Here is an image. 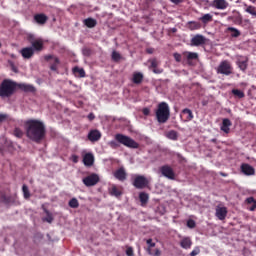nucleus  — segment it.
<instances>
[{
  "label": "nucleus",
  "instance_id": "obj_16",
  "mask_svg": "<svg viewBox=\"0 0 256 256\" xmlns=\"http://www.w3.org/2000/svg\"><path fill=\"white\" fill-rule=\"evenodd\" d=\"M213 7H215V9H219L220 11H224V9L229 7V2H227V0H214Z\"/></svg>",
  "mask_w": 256,
  "mask_h": 256
},
{
  "label": "nucleus",
  "instance_id": "obj_57",
  "mask_svg": "<svg viewBox=\"0 0 256 256\" xmlns=\"http://www.w3.org/2000/svg\"><path fill=\"white\" fill-rule=\"evenodd\" d=\"M154 256H161V250L160 249H156Z\"/></svg>",
  "mask_w": 256,
  "mask_h": 256
},
{
  "label": "nucleus",
  "instance_id": "obj_35",
  "mask_svg": "<svg viewBox=\"0 0 256 256\" xmlns=\"http://www.w3.org/2000/svg\"><path fill=\"white\" fill-rule=\"evenodd\" d=\"M187 59L188 61L199 59V54H197L196 52H187Z\"/></svg>",
  "mask_w": 256,
  "mask_h": 256
},
{
  "label": "nucleus",
  "instance_id": "obj_3",
  "mask_svg": "<svg viewBox=\"0 0 256 256\" xmlns=\"http://www.w3.org/2000/svg\"><path fill=\"white\" fill-rule=\"evenodd\" d=\"M17 91V82L11 79H4L0 84V97L2 99H8L9 97H13Z\"/></svg>",
  "mask_w": 256,
  "mask_h": 256
},
{
  "label": "nucleus",
  "instance_id": "obj_46",
  "mask_svg": "<svg viewBox=\"0 0 256 256\" xmlns=\"http://www.w3.org/2000/svg\"><path fill=\"white\" fill-rule=\"evenodd\" d=\"M153 73H155L156 75H161V73H163V68H160L159 66L156 68L152 69Z\"/></svg>",
  "mask_w": 256,
  "mask_h": 256
},
{
  "label": "nucleus",
  "instance_id": "obj_49",
  "mask_svg": "<svg viewBox=\"0 0 256 256\" xmlns=\"http://www.w3.org/2000/svg\"><path fill=\"white\" fill-rule=\"evenodd\" d=\"M146 243L149 247H155V242H153V239H148Z\"/></svg>",
  "mask_w": 256,
  "mask_h": 256
},
{
  "label": "nucleus",
  "instance_id": "obj_44",
  "mask_svg": "<svg viewBox=\"0 0 256 256\" xmlns=\"http://www.w3.org/2000/svg\"><path fill=\"white\" fill-rule=\"evenodd\" d=\"M199 253H201V249L199 248V246H196L193 251L190 253V256H197L199 255Z\"/></svg>",
  "mask_w": 256,
  "mask_h": 256
},
{
  "label": "nucleus",
  "instance_id": "obj_42",
  "mask_svg": "<svg viewBox=\"0 0 256 256\" xmlns=\"http://www.w3.org/2000/svg\"><path fill=\"white\" fill-rule=\"evenodd\" d=\"M196 223H195V220H193V219H189L188 221H187V227L189 228V229H195V227H196Z\"/></svg>",
  "mask_w": 256,
  "mask_h": 256
},
{
  "label": "nucleus",
  "instance_id": "obj_10",
  "mask_svg": "<svg viewBox=\"0 0 256 256\" xmlns=\"http://www.w3.org/2000/svg\"><path fill=\"white\" fill-rule=\"evenodd\" d=\"M236 65L239 67L240 71H247L249 58L241 55L236 56Z\"/></svg>",
  "mask_w": 256,
  "mask_h": 256
},
{
  "label": "nucleus",
  "instance_id": "obj_39",
  "mask_svg": "<svg viewBox=\"0 0 256 256\" xmlns=\"http://www.w3.org/2000/svg\"><path fill=\"white\" fill-rule=\"evenodd\" d=\"M47 217L43 218L42 221H46V223H53V215L48 212L47 209H44Z\"/></svg>",
  "mask_w": 256,
  "mask_h": 256
},
{
  "label": "nucleus",
  "instance_id": "obj_2",
  "mask_svg": "<svg viewBox=\"0 0 256 256\" xmlns=\"http://www.w3.org/2000/svg\"><path fill=\"white\" fill-rule=\"evenodd\" d=\"M120 145H124V147H128L129 149H139V143L133 140L131 137L124 134H116L115 140L109 142V146L112 149H117Z\"/></svg>",
  "mask_w": 256,
  "mask_h": 256
},
{
  "label": "nucleus",
  "instance_id": "obj_36",
  "mask_svg": "<svg viewBox=\"0 0 256 256\" xmlns=\"http://www.w3.org/2000/svg\"><path fill=\"white\" fill-rule=\"evenodd\" d=\"M73 73H75V74L78 73L79 77H85V69H83V68L74 67Z\"/></svg>",
  "mask_w": 256,
  "mask_h": 256
},
{
  "label": "nucleus",
  "instance_id": "obj_31",
  "mask_svg": "<svg viewBox=\"0 0 256 256\" xmlns=\"http://www.w3.org/2000/svg\"><path fill=\"white\" fill-rule=\"evenodd\" d=\"M59 63H61V61L59 60V58L54 57L53 63L50 66L51 71H58L59 69Z\"/></svg>",
  "mask_w": 256,
  "mask_h": 256
},
{
  "label": "nucleus",
  "instance_id": "obj_18",
  "mask_svg": "<svg viewBox=\"0 0 256 256\" xmlns=\"http://www.w3.org/2000/svg\"><path fill=\"white\" fill-rule=\"evenodd\" d=\"M17 87L18 89H21V91H24V93H35V91H37V89H35V86L31 84L20 83L17 84Z\"/></svg>",
  "mask_w": 256,
  "mask_h": 256
},
{
  "label": "nucleus",
  "instance_id": "obj_55",
  "mask_svg": "<svg viewBox=\"0 0 256 256\" xmlns=\"http://www.w3.org/2000/svg\"><path fill=\"white\" fill-rule=\"evenodd\" d=\"M146 52H147L149 55H153V53H155V49H153V48H148V49L146 50Z\"/></svg>",
  "mask_w": 256,
  "mask_h": 256
},
{
  "label": "nucleus",
  "instance_id": "obj_54",
  "mask_svg": "<svg viewBox=\"0 0 256 256\" xmlns=\"http://www.w3.org/2000/svg\"><path fill=\"white\" fill-rule=\"evenodd\" d=\"M7 119V114H0V123H3Z\"/></svg>",
  "mask_w": 256,
  "mask_h": 256
},
{
  "label": "nucleus",
  "instance_id": "obj_47",
  "mask_svg": "<svg viewBox=\"0 0 256 256\" xmlns=\"http://www.w3.org/2000/svg\"><path fill=\"white\" fill-rule=\"evenodd\" d=\"M246 203H248V205H253V204H255V203H256L255 198H253V197L247 198V199H246Z\"/></svg>",
  "mask_w": 256,
  "mask_h": 256
},
{
  "label": "nucleus",
  "instance_id": "obj_20",
  "mask_svg": "<svg viewBox=\"0 0 256 256\" xmlns=\"http://www.w3.org/2000/svg\"><path fill=\"white\" fill-rule=\"evenodd\" d=\"M48 20L49 17H47V15L43 13L34 15V21L38 25H45V23H47Z\"/></svg>",
  "mask_w": 256,
  "mask_h": 256
},
{
  "label": "nucleus",
  "instance_id": "obj_4",
  "mask_svg": "<svg viewBox=\"0 0 256 256\" xmlns=\"http://www.w3.org/2000/svg\"><path fill=\"white\" fill-rule=\"evenodd\" d=\"M155 115L158 123H167L169 121V117H171V110L169 109V104H167V102L159 103L155 111Z\"/></svg>",
  "mask_w": 256,
  "mask_h": 256
},
{
  "label": "nucleus",
  "instance_id": "obj_45",
  "mask_svg": "<svg viewBox=\"0 0 256 256\" xmlns=\"http://www.w3.org/2000/svg\"><path fill=\"white\" fill-rule=\"evenodd\" d=\"M173 57H174V59H175V61H176L177 63H181V59H182L181 54L175 52V53L173 54Z\"/></svg>",
  "mask_w": 256,
  "mask_h": 256
},
{
  "label": "nucleus",
  "instance_id": "obj_61",
  "mask_svg": "<svg viewBox=\"0 0 256 256\" xmlns=\"http://www.w3.org/2000/svg\"><path fill=\"white\" fill-rule=\"evenodd\" d=\"M12 70L14 71V73H17V68H15V66L12 67Z\"/></svg>",
  "mask_w": 256,
  "mask_h": 256
},
{
  "label": "nucleus",
  "instance_id": "obj_52",
  "mask_svg": "<svg viewBox=\"0 0 256 256\" xmlns=\"http://www.w3.org/2000/svg\"><path fill=\"white\" fill-rule=\"evenodd\" d=\"M142 112H143V115H149L150 113H151V110L149 109V108H144L143 110H142Z\"/></svg>",
  "mask_w": 256,
  "mask_h": 256
},
{
  "label": "nucleus",
  "instance_id": "obj_11",
  "mask_svg": "<svg viewBox=\"0 0 256 256\" xmlns=\"http://www.w3.org/2000/svg\"><path fill=\"white\" fill-rule=\"evenodd\" d=\"M205 43H207V38L201 34L195 35L190 41L192 47H200V45H205Z\"/></svg>",
  "mask_w": 256,
  "mask_h": 256
},
{
  "label": "nucleus",
  "instance_id": "obj_60",
  "mask_svg": "<svg viewBox=\"0 0 256 256\" xmlns=\"http://www.w3.org/2000/svg\"><path fill=\"white\" fill-rule=\"evenodd\" d=\"M147 251L149 255H153V253H151V248H148Z\"/></svg>",
  "mask_w": 256,
  "mask_h": 256
},
{
  "label": "nucleus",
  "instance_id": "obj_24",
  "mask_svg": "<svg viewBox=\"0 0 256 256\" xmlns=\"http://www.w3.org/2000/svg\"><path fill=\"white\" fill-rule=\"evenodd\" d=\"M191 245H193L191 238H184L180 242V247H182V249H191Z\"/></svg>",
  "mask_w": 256,
  "mask_h": 256
},
{
  "label": "nucleus",
  "instance_id": "obj_5",
  "mask_svg": "<svg viewBox=\"0 0 256 256\" xmlns=\"http://www.w3.org/2000/svg\"><path fill=\"white\" fill-rule=\"evenodd\" d=\"M215 71L218 75H225L226 77H229V75H233V65L229 60H223L215 68Z\"/></svg>",
  "mask_w": 256,
  "mask_h": 256
},
{
  "label": "nucleus",
  "instance_id": "obj_27",
  "mask_svg": "<svg viewBox=\"0 0 256 256\" xmlns=\"http://www.w3.org/2000/svg\"><path fill=\"white\" fill-rule=\"evenodd\" d=\"M182 115H186V121H193V111L189 108H185L182 110Z\"/></svg>",
  "mask_w": 256,
  "mask_h": 256
},
{
  "label": "nucleus",
  "instance_id": "obj_1",
  "mask_svg": "<svg viewBox=\"0 0 256 256\" xmlns=\"http://www.w3.org/2000/svg\"><path fill=\"white\" fill-rule=\"evenodd\" d=\"M46 133L47 130L45 129V124L42 121L30 119L26 122V135L31 141L41 143V141L45 139Z\"/></svg>",
  "mask_w": 256,
  "mask_h": 256
},
{
  "label": "nucleus",
  "instance_id": "obj_34",
  "mask_svg": "<svg viewBox=\"0 0 256 256\" xmlns=\"http://www.w3.org/2000/svg\"><path fill=\"white\" fill-rule=\"evenodd\" d=\"M22 192L24 195V199H29L31 197V192H29V187H27V185H23L22 186Z\"/></svg>",
  "mask_w": 256,
  "mask_h": 256
},
{
  "label": "nucleus",
  "instance_id": "obj_59",
  "mask_svg": "<svg viewBox=\"0 0 256 256\" xmlns=\"http://www.w3.org/2000/svg\"><path fill=\"white\" fill-rule=\"evenodd\" d=\"M220 175H221L222 177H227V174H225V173H223V172H220Z\"/></svg>",
  "mask_w": 256,
  "mask_h": 256
},
{
  "label": "nucleus",
  "instance_id": "obj_13",
  "mask_svg": "<svg viewBox=\"0 0 256 256\" xmlns=\"http://www.w3.org/2000/svg\"><path fill=\"white\" fill-rule=\"evenodd\" d=\"M215 216L217 217V219H219V221H225V219L227 218V207L225 206H216L215 209Z\"/></svg>",
  "mask_w": 256,
  "mask_h": 256
},
{
  "label": "nucleus",
  "instance_id": "obj_48",
  "mask_svg": "<svg viewBox=\"0 0 256 256\" xmlns=\"http://www.w3.org/2000/svg\"><path fill=\"white\" fill-rule=\"evenodd\" d=\"M126 255L128 256H133V248L132 247H128L126 249Z\"/></svg>",
  "mask_w": 256,
  "mask_h": 256
},
{
  "label": "nucleus",
  "instance_id": "obj_14",
  "mask_svg": "<svg viewBox=\"0 0 256 256\" xmlns=\"http://www.w3.org/2000/svg\"><path fill=\"white\" fill-rule=\"evenodd\" d=\"M113 176L115 177V179H117L118 181H126L127 180V171H125L124 167H120L119 169H117L114 173Z\"/></svg>",
  "mask_w": 256,
  "mask_h": 256
},
{
  "label": "nucleus",
  "instance_id": "obj_23",
  "mask_svg": "<svg viewBox=\"0 0 256 256\" xmlns=\"http://www.w3.org/2000/svg\"><path fill=\"white\" fill-rule=\"evenodd\" d=\"M83 24L88 27V29H93V27H97V20L94 18H86L83 20Z\"/></svg>",
  "mask_w": 256,
  "mask_h": 256
},
{
  "label": "nucleus",
  "instance_id": "obj_6",
  "mask_svg": "<svg viewBox=\"0 0 256 256\" xmlns=\"http://www.w3.org/2000/svg\"><path fill=\"white\" fill-rule=\"evenodd\" d=\"M132 185L135 189H145L149 186V180L143 175H135Z\"/></svg>",
  "mask_w": 256,
  "mask_h": 256
},
{
  "label": "nucleus",
  "instance_id": "obj_33",
  "mask_svg": "<svg viewBox=\"0 0 256 256\" xmlns=\"http://www.w3.org/2000/svg\"><path fill=\"white\" fill-rule=\"evenodd\" d=\"M149 63H150V69H155L159 67V65H161V62L157 60V58L150 59Z\"/></svg>",
  "mask_w": 256,
  "mask_h": 256
},
{
  "label": "nucleus",
  "instance_id": "obj_7",
  "mask_svg": "<svg viewBox=\"0 0 256 256\" xmlns=\"http://www.w3.org/2000/svg\"><path fill=\"white\" fill-rule=\"evenodd\" d=\"M99 181H100V178L95 173H92L82 179V182L86 187H95V185H97Z\"/></svg>",
  "mask_w": 256,
  "mask_h": 256
},
{
  "label": "nucleus",
  "instance_id": "obj_8",
  "mask_svg": "<svg viewBox=\"0 0 256 256\" xmlns=\"http://www.w3.org/2000/svg\"><path fill=\"white\" fill-rule=\"evenodd\" d=\"M160 173L163 177H166V179H169L170 181H175V170L169 165H164L160 167Z\"/></svg>",
  "mask_w": 256,
  "mask_h": 256
},
{
  "label": "nucleus",
  "instance_id": "obj_19",
  "mask_svg": "<svg viewBox=\"0 0 256 256\" xmlns=\"http://www.w3.org/2000/svg\"><path fill=\"white\" fill-rule=\"evenodd\" d=\"M88 139L92 143H95V141H99L101 139V132L99 130H90L88 133Z\"/></svg>",
  "mask_w": 256,
  "mask_h": 256
},
{
  "label": "nucleus",
  "instance_id": "obj_17",
  "mask_svg": "<svg viewBox=\"0 0 256 256\" xmlns=\"http://www.w3.org/2000/svg\"><path fill=\"white\" fill-rule=\"evenodd\" d=\"M23 59H31L35 55V51L32 47H25L20 50Z\"/></svg>",
  "mask_w": 256,
  "mask_h": 256
},
{
  "label": "nucleus",
  "instance_id": "obj_12",
  "mask_svg": "<svg viewBox=\"0 0 256 256\" xmlns=\"http://www.w3.org/2000/svg\"><path fill=\"white\" fill-rule=\"evenodd\" d=\"M240 171L246 177L255 175V168L248 163H242L240 166Z\"/></svg>",
  "mask_w": 256,
  "mask_h": 256
},
{
  "label": "nucleus",
  "instance_id": "obj_29",
  "mask_svg": "<svg viewBox=\"0 0 256 256\" xmlns=\"http://www.w3.org/2000/svg\"><path fill=\"white\" fill-rule=\"evenodd\" d=\"M228 31H230L231 37H234V38L241 37V31H239L235 27H228Z\"/></svg>",
  "mask_w": 256,
  "mask_h": 256
},
{
  "label": "nucleus",
  "instance_id": "obj_43",
  "mask_svg": "<svg viewBox=\"0 0 256 256\" xmlns=\"http://www.w3.org/2000/svg\"><path fill=\"white\" fill-rule=\"evenodd\" d=\"M14 135H15V137H18V139H21V137H23V131L19 128H16L14 130Z\"/></svg>",
  "mask_w": 256,
  "mask_h": 256
},
{
  "label": "nucleus",
  "instance_id": "obj_50",
  "mask_svg": "<svg viewBox=\"0 0 256 256\" xmlns=\"http://www.w3.org/2000/svg\"><path fill=\"white\" fill-rule=\"evenodd\" d=\"M45 61H51V59H53V61H55V57L53 55H46L44 57Z\"/></svg>",
  "mask_w": 256,
  "mask_h": 256
},
{
  "label": "nucleus",
  "instance_id": "obj_64",
  "mask_svg": "<svg viewBox=\"0 0 256 256\" xmlns=\"http://www.w3.org/2000/svg\"><path fill=\"white\" fill-rule=\"evenodd\" d=\"M0 47H1V43H0Z\"/></svg>",
  "mask_w": 256,
  "mask_h": 256
},
{
  "label": "nucleus",
  "instance_id": "obj_21",
  "mask_svg": "<svg viewBox=\"0 0 256 256\" xmlns=\"http://www.w3.org/2000/svg\"><path fill=\"white\" fill-rule=\"evenodd\" d=\"M143 73L141 72H134L133 73V76H132V82L135 84V85H141V83H143Z\"/></svg>",
  "mask_w": 256,
  "mask_h": 256
},
{
  "label": "nucleus",
  "instance_id": "obj_37",
  "mask_svg": "<svg viewBox=\"0 0 256 256\" xmlns=\"http://www.w3.org/2000/svg\"><path fill=\"white\" fill-rule=\"evenodd\" d=\"M232 93L235 95V97H238V99H243V97H245V93L239 89H233Z\"/></svg>",
  "mask_w": 256,
  "mask_h": 256
},
{
  "label": "nucleus",
  "instance_id": "obj_38",
  "mask_svg": "<svg viewBox=\"0 0 256 256\" xmlns=\"http://www.w3.org/2000/svg\"><path fill=\"white\" fill-rule=\"evenodd\" d=\"M245 11H246V13H249V15H252V17H256V8H255V6H247Z\"/></svg>",
  "mask_w": 256,
  "mask_h": 256
},
{
  "label": "nucleus",
  "instance_id": "obj_9",
  "mask_svg": "<svg viewBox=\"0 0 256 256\" xmlns=\"http://www.w3.org/2000/svg\"><path fill=\"white\" fill-rule=\"evenodd\" d=\"M28 41L31 43L34 51H43V45H44L43 38L35 39V36L29 35Z\"/></svg>",
  "mask_w": 256,
  "mask_h": 256
},
{
  "label": "nucleus",
  "instance_id": "obj_51",
  "mask_svg": "<svg viewBox=\"0 0 256 256\" xmlns=\"http://www.w3.org/2000/svg\"><path fill=\"white\" fill-rule=\"evenodd\" d=\"M171 3H173L174 5H180V3H183L185 0H170Z\"/></svg>",
  "mask_w": 256,
  "mask_h": 256
},
{
  "label": "nucleus",
  "instance_id": "obj_15",
  "mask_svg": "<svg viewBox=\"0 0 256 256\" xmlns=\"http://www.w3.org/2000/svg\"><path fill=\"white\" fill-rule=\"evenodd\" d=\"M83 163L85 167H93V164L95 163V156H93L92 153H86L83 156Z\"/></svg>",
  "mask_w": 256,
  "mask_h": 256
},
{
  "label": "nucleus",
  "instance_id": "obj_41",
  "mask_svg": "<svg viewBox=\"0 0 256 256\" xmlns=\"http://www.w3.org/2000/svg\"><path fill=\"white\" fill-rule=\"evenodd\" d=\"M111 195H113L114 197H121L122 193L120 192L119 189H117V187H112L111 189Z\"/></svg>",
  "mask_w": 256,
  "mask_h": 256
},
{
  "label": "nucleus",
  "instance_id": "obj_56",
  "mask_svg": "<svg viewBox=\"0 0 256 256\" xmlns=\"http://www.w3.org/2000/svg\"><path fill=\"white\" fill-rule=\"evenodd\" d=\"M88 119L89 121H93V119H95V114L93 113L88 114Z\"/></svg>",
  "mask_w": 256,
  "mask_h": 256
},
{
  "label": "nucleus",
  "instance_id": "obj_58",
  "mask_svg": "<svg viewBox=\"0 0 256 256\" xmlns=\"http://www.w3.org/2000/svg\"><path fill=\"white\" fill-rule=\"evenodd\" d=\"M256 209V202L252 204V206L249 208V211H255Z\"/></svg>",
  "mask_w": 256,
  "mask_h": 256
},
{
  "label": "nucleus",
  "instance_id": "obj_28",
  "mask_svg": "<svg viewBox=\"0 0 256 256\" xmlns=\"http://www.w3.org/2000/svg\"><path fill=\"white\" fill-rule=\"evenodd\" d=\"M204 25H207V23H211L213 21V15L211 14H204L202 17L199 18Z\"/></svg>",
  "mask_w": 256,
  "mask_h": 256
},
{
  "label": "nucleus",
  "instance_id": "obj_63",
  "mask_svg": "<svg viewBox=\"0 0 256 256\" xmlns=\"http://www.w3.org/2000/svg\"><path fill=\"white\" fill-rule=\"evenodd\" d=\"M252 3H255L256 0H250Z\"/></svg>",
  "mask_w": 256,
  "mask_h": 256
},
{
  "label": "nucleus",
  "instance_id": "obj_25",
  "mask_svg": "<svg viewBox=\"0 0 256 256\" xmlns=\"http://www.w3.org/2000/svg\"><path fill=\"white\" fill-rule=\"evenodd\" d=\"M187 27L190 31H197V29L201 27V23L197 21H190L187 23Z\"/></svg>",
  "mask_w": 256,
  "mask_h": 256
},
{
  "label": "nucleus",
  "instance_id": "obj_32",
  "mask_svg": "<svg viewBox=\"0 0 256 256\" xmlns=\"http://www.w3.org/2000/svg\"><path fill=\"white\" fill-rule=\"evenodd\" d=\"M68 205L71 209H77L79 207V200H77V198H72L68 202Z\"/></svg>",
  "mask_w": 256,
  "mask_h": 256
},
{
  "label": "nucleus",
  "instance_id": "obj_40",
  "mask_svg": "<svg viewBox=\"0 0 256 256\" xmlns=\"http://www.w3.org/2000/svg\"><path fill=\"white\" fill-rule=\"evenodd\" d=\"M111 57H112V61H115V62L121 61V54L115 50L112 52Z\"/></svg>",
  "mask_w": 256,
  "mask_h": 256
},
{
  "label": "nucleus",
  "instance_id": "obj_30",
  "mask_svg": "<svg viewBox=\"0 0 256 256\" xmlns=\"http://www.w3.org/2000/svg\"><path fill=\"white\" fill-rule=\"evenodd\" d=\"M139 199H140V203H142V205H145V203L149 201V194L145 192H141L139 194Z\"/></svg>",
  "mask_w": 256,
  "mask_h": 256
},
{
  "label": "nucleus",
  "instance_id": "obj_62",
  "mask_svg": "<svg viewBox=\"0 0 256 256\" xmlns=\"http://www.w3.org/2000/svg\"><path fill=\"white\" fill-rule=\"evenodd\" d=\"M3 152V148H0V153H2Z\"/></svg>",
  "mask_w": 256,
  "mask_h": 256
},
{
  "label": "nucleus",
  "instance_id": "obj_26",
  "mask_svg": "<svg viewBox=\"0 0 256 256\" xmlns=\"http://www.w3.org/2000/svg\"><path fill=\"white\" fill-rule=\"evenodd\" d=\"M166 137L171 141H177V139L179 138V134H177V131L175 130H170L169 132L166 133Z\"/></svg>",
  "mask_w": 256,
  "mask_h": 256
},
{
  "label": "nucleus",
  "instance_id": "obj_53",
  "mask_svg": "<svg viewBox=\"0 0 256 256\" xmlns=\"http://www.w3.org/2000/svg\"><path fill=\"white\" fill-rule=\"evenodd\" d=\"M72 161H73V163H79V156L72 155Z\"/></svg>",
  "mask_w": 256,
  "mask_h": 256
},
{
  "label": "nucleus",
  "instance_id": "obj_22",
  "mask_svg": "<svg viewBox=\"0 0 256 256\" xmlns=\"http://www.w3.org/2000/svg\"><path fill=\"white\" fill-rule=\"evenodd\" d=\"M231 125H232L231 120H229V118H224L222 120V125H221L220 129L224 133H229V131H231V129L229 127H231Z\"/></svg>",
  "mask_w": 256,
  "mask_h": 256
}]
</instances>
